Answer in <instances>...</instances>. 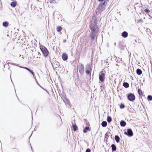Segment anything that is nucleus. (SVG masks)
<instances>
[{
	"mask_svg": "<svg viewBox=\"0 0 152 152\" xmlns=\"http://www.w3.org/2000/svg\"><path fill=\"white\" fill-rule=\"evenodd\" d=\"M120 124L121 126H124L126 125V123L124 121H121L120 122Z\"/></svg>",
	"mask_w": 152,
	"mask_h": 152,
	"instance_id": "nucleus-16",
	"label": "nucleus"
},
{
	"mask_svg": "<svg viewBox=\"0 0 152 152\" xmlns=\"http://www.w3.org/2000/svg\"><path fill=\"white\" fill-rule=\"evenodd\" d=\"M68 58L67 55L65 53H64L62 55V59L64 61L66 60Z\"/></svg>",
	"mask_w": 152,
	"mask_h": 152,
	"instance_id": "nucleus-9",
	"label": "nucleus"
},
{
	"mask_svg": "<svg viewBox=\"0 0 152 152\" xmlns=\"http://www.w3.org/2000/svg\"><path fill=\"white\" fill-rule=\"evenodd\" d=\"M104 0H98L100 2L102 1H103Z\"/></svg>",
	"mask_w": 152,
	"mask_h": 152,
	"instance_id": "nucleus-28",
	"label": "nucleus"
},
{
	"mask_svg": "<svg viewBox=\"0 0 152 152\" xmlns=\"http://www.w3.org/2000/svg\"><path fill=\"white\" fill-rule=\"evenodd\" d=\"M128 99L130 101H133L135 99L134 95L132 94H130L128 95Z\"/></svg>",
	"mask_w": 152,
	"mask_h": 152,
	"instance_id": "nucleus-5",
	"label": "nucleus"
},
{
	"mask_svg": "<svg viewBox=\"0 0 152 152\" xmlns=\"http://www.w3.org/2000/svg\"><path fill=\"white\" fill-rule=\"evenodd\" d=\"M123 86L125 88H127L129 87V84L127 83H124L123 84Z\"/></svg>",
	"mask_w": 152,
	"mask_h": 152,
	"instance_id": "nucleus-19",
	"label": "nucleus"
},
{
	"mask_svg": "<svg viewBox=\"0 0 152 152\" xmlns=\"http://www.w3.org/2000/svg\"><path fill=\"white\" fill-rule=\"evenodd\" d=\"M78 69L80 73L83 74L84 72V66L82 64H80L78 65Z\"/></svg>",
	"mask_w": 152,
	"mask_h": 152,
	"instance_id": "nucleus-2",
	"label": "nucleus"
},
{
	"mask_svg": "<svg viewBox=\"0 0 152 152\" xmlns=\"http://www.w3.org/2000/svg\"><path fill=\"white\" fill-rule=\"evenodd\" d=\"M148 10H146V11H145V12H148Z\"/></svg>",
	"mask_w": 152,
	"mask_h": 152,
	"instance_id": "nucleus-29",
	"label": "nucleus"
},
{
	"mask_svg": "<svg viewBox=\"0 0 152 152\" xmlns=\"http://www.w3.org/2000/svg\"><path fill=\"white\" fill-rule=\"evenodd\" d=\"M124 134L129 137H131L133 135L132 132L130 129H129L128 130L127 133L125 132Z\"/></svg>",
	"mask_w": 152,
	"mask_h": 152,
	"instance_id": "nucleus-8",
	"label": "nucleus"
},
{
	"mask_svg": "<svg viewBox=\"0 0 152 152\" xmlns=\"http://www.w3.org/2000/svg\"><path fill=\"white\" fill-rule=\"evenodd\" d=\"M115 141L117 142H119V140H120V138L117 135H115Z\"/></svg>",
	"mask_w": 152,
	"mask_h": 152,
	"instance_id": "nucleus-12",
	"label": "nucleus"
},
{
	"mask_svg": "<svg viewBox=\"0 0 152 152\" xmlns=\"http://www.w3.org/2000/svg\"><path fill=\"white\" fill-rule=\"evenodd\" d=\"M40 48L45 56L46 57L48 55L49 52L45 47L43 45H41L40 46Z\"/></svg>",
	"mask_w": 152,
	"mask_h": 152,
	"instance_id": "nucleus-1",
	"label": "nucleus"
},
{
	"mask_svg": "<svg viewBox=\"0 0 152 152\" xmlns=\"http://www.w3.org/2000/svg\"><path fill=\"white\" fill-rule=\"evenodd\" d=\"M107 122L105 121H103L101 124L102 126L103 127L106 126L107 125Z\"/></svg>",
	"mask_w": 152,
	"mask_h": 152,
	"instance_id": "nucleus-13",
	"label": "nucleus"
},
{
	"mask_svg": "<svg viewBox=\"0 0 152 152\" xmlns=\"http://www.w3.org/2000/svg\"><path fill=\"white\" fill-rule=\"evenodd\" d=\"M128 33L127 32L124 31L122 34V36L125 37H127Z\"/></svg>",
	"mask_w": 152,
	"mask_h": 152,
	"instance_id": "nucleus-11",
	"label": "nucleus"
},
{
	"mask_svg": "<svg viewBox=\"0 0 152 152\" xmlns=\"http://www.w3.org/2000/svg\"><path fill=\"white\" fill-rule=\"evenodd\" d=\"M73 126L74 130L75 131H76L77 128L76 125H73Z\"/></svg>",
	"mask_w": 152,
	"mask_h": 152,
	"instance_id": "nucleus-25",
	"label": "nucleus"
},
{
	"mask_svg": "<svg viewBox=\"0 0 152 152\" xmlns=\"http://www.w3.org/2000/svg\"><path fill=\"white\" fill-rule=\"evenodd\" d=\"M106 2L104 1L103 4H100L98 7V9L100 10H103L105 9Z\"/></svg>",
	"mask_w": 152,
	"mask_h": 152,
	"instance_id": "nucleus-6",
	"label": "nucleus"
},
{
	"mask_svg": "<svg viewBox=\"0 0 152 152\" xmlns=\"http://www.w3.org/2000/svg\"><path fill=\"white\" fill-rule=\"evenodd\" d=\"M90 131L89 128V127H86L83 130V132L84 133H86L87 131Z\"/></svg>",
	"mask_w": 152,
	"mask_h": 152,
	"instance_id": "nucleus-15",
	"label": "nucleus"
},
{
	"mask_svg": "<svg viewBox=\"0 0 152 152\" xmlns=\"http://www.w3.org/2000/svg\"><path fill=\"white\" fill-rule=\"evenodd\" d=\"M112 150L113 151H115L116 150V147L114 144H112L111 145Z\"/></svg>",
	"mask_w": 152,
	"mask_h": 152,
	"instance_id": "nucleus-17",
	"label": "nucleus"
},
{
	"mask_svg": "<svg viewBox=\"0 0 152 152\" xmlns=\"http://www.w3.org/2000/svg\"><path fill=\"white\" fill-rule=\"evenodd\" d=\"M124 104H121L120 106V108L121 109L124 108Z\"/></svg>",
	"mask_w": 152,
	"mask_h": 152,
	"instance_id": "nucleus-26",
	"label": "nucleus"
},
{
	"mask_svg": "<svg viewBox=\"0 0 152 152\" xmlns=\"http://www.w3.org/2000/svg\"><path fill=\"white\" fill-rule=\"evenodd\" d=\"M107 121L108 122H110L111 121V118L110 117L108 116L107 117Z\"/></svg>",
	"mask_w": 152,
	"mask_h": 152,
	"instance_id": "nucleus-22",
	"label": "nucleus"
},
{
	"mask_svg": "<svg viewBox=\"0 0 152 152\" xmlns=\"http://www.w3.org/2000/svg\"><path fill=\"white\" fill-rule=\"evenodd\" d=\"M18 66L19 67H20V68H23V69H25L27 70H28V71L30 72L33 75H34V74L33 72L30 69H29L28 68L26 67H22V66Z\"/></svg>",
	"mask_w": 152,
	"mask_h": 152,
	"instance_id": "nucleus-10",
	"label": "nucleus"
},
{
	"mask_svg": "<svg viewBox=\"0 0 152 152\" xmlns=\"http://www.w3.org/2000/svg\"><path fill=\"white\" fill-rule=\"evenodd\" d=\"M138 92L139 94L140 95H142V90L140 89H138Z\"/></svg>",
	"mask_w": 152,
	"mask_h": 152,
	"instance_id": "nucleus-23",
	"label": "nucleus"
},
{
	"mask_svg": "<svg viewBox=\"0 0 152 152\" xmlns=\"http://www.w3.org/2000/svg\"><path fill=\"white\" fill-rule=\"evenodd\" d=\"M91 29L94 32H97L98 31V28L96 26H93L92 24L90 25Z\"/></svg>",
	"mask_w": 152,
	"mask_h": 152,
	"instance_id": "nucleus-4",
	"label": "nucleus"
},
{
	"mask_svg": "<svg viewBox=\"0 0 152 152\" xmlns=\"http://www.w3.org/2000/svg\"><path fill=\"white\" fill-rule=\"evenodd\" d=\"M95 25H96V23H95Z\"/></svg>",
	"mask_w": 152,
	"mask_h": 152,
	"instance_id": "nucleus-30",
	"label": "nucleus"
},
{
	"mask_svg": "<svg viewBox=\"0 0 152 152\" xmlns=\"http://www.w3.org/2000/svg\"><path fill=\"white\" fill-rule=\"evenodd\" d=\"M61 29H62V28L61 27H59L57 28V31L58 32L61 31Z\"/></svg>",
	"mask_w": 152,
	"mask_h": 152,
	"instance_id": "nucleus-24",
	"label": "nucleus"
},
{
	"mask_svg": "<svg viewBox=\"0 0 152 152\" xmlns=\"http://www.w3.org/2000/svg\"><path fill=\"white\" fill-rule=\"evenodd\" d=\"M142 71L140 69H138L137 70V73L138 75H140L142 74Z\"/></svg>",
	"mask_w": 152,
	"mask_h": 152,
	"instance_id": "nucleus-14",
	"label": "nucleus"
},
{
	"mask_svg": "<svg viewBox=\"0 0 152 152\" xmlns=\"http://www.w3.org/2000/svg\"><path fill=\"white\" fill-rule=\"evenodd\" d=\"M9 23L7 22H5L3 23V25L4 26L7 27L8 26Z\"/></svg>",
	"mask_w": 152,
	"mask_h": 152,
	"instance_id": "nucleus-18",
	"label": "nucleus"
},
{
	"mask_svg": "<svg viewBox=\"0 0 152 152\" xmlns=\"http://www.w3.org/2000/svg\"><path fill=\"white\" fill-rule=\"evenodd\" d=\"M105 75V74L102 73V72H100L99 74V80L102 82H103L104 80Z\"/></svg>",
	"mask_w": 152,
	"mask_h": 152,
	"instance_id": "nucleus-3",
	"label": "nucleus"
},
{
	"mask_svg": "<svg viewBox=\"0 0 152 152\" xmlns=\"http://www.w3.org/2000/svg\"><path fill=\"white\" fill-rule=\"evenodd\" d=\"M147 99L148 100L151 101L152 100V96L150 95H148L147 97Z\"/></svg>",
	"mask_w": 152,
	"mask_h": 152,
	"instance_id": "nucleus-21",
	"label": "nucleus"
},
{
	"mask_svg": "<svg viewBox=\"0 0 152 152\" xmlns=\"http://www.w3.org/2000/svg\"><path fill=\"white\" fill-rule=\"evenodd\" d=\"M91 71V66L88 65L86 66V72L87 75H88L90 74Z\"/></svg>",
	"mask_w": 152,
	"mask_h": 152,
	"instance_id": "nucleus-7",
	"label": "nucleus"
},
{
	"mask_svg": "<svg viewBox=\"0 0 152 152\" xmlns=\"http://www.w3.org/2000/svg\"><path fill=\"white\" fill-rule=\"evenodd\" d=\"M91 152L90 150L89 149H87L86 150V152Z\"/></svg>",
	"mask_w": 152,
	"mask_h": 152,
	"instance_id": "nucleus-27",
	"label": "nucleus"
},
{
	"mask_svg": "<svg viewBox=\"0 0 152 152\" xmlns=\"http://www.w3.org/2000/svg\"><path fill=\"white\" fill-rule=\"evenodd\" d=\"M16 3L15 2H12L11 4V6L13 7H15L16 6Z\"/></svg>",
	"mask_w": 152,
	"mask_h": 152,
	"instance_id": "nucleus-20",
	"label": "nucleus"
}]
</instances>
